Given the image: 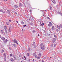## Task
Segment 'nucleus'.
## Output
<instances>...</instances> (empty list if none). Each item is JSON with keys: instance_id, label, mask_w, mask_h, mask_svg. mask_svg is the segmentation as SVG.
Listing matches in <instances>:
<instances>
[{"instance_id": "obj_1", "label": "nucleus", "mask_w": 62, "mask_h": 62, "mask_svg": "<svg viewBox=\"0 0 62 62\" xmlns=\"http://www.w3.org/2000/svg\"><path fill=\"white\" fill-rule=\"evenodd\" d=\"M40 47H41V49L42 50H44L45 48V46L43 45V43H41L40 45Z\"/></svg>"}, {"instance_id": "obj_2", "label": "nucleus", "mask_w": 62, "mask_h": 62, "mask_svg": "<svg viewBox=\"0 0 62 62\" xmlns=\"http://www.w3.org/2000/svg\"><path fill=\"white\" fill-rule=\"evenodd\" d=\"M7 26L5 25L4 26V29L5 30V31L6 34H7Z\"/></svg>"}, {"instance_id": "obj_3", "label": "nucleus", "mask_w": 62, "mask_h": 62, "mask_svg": "<svg viewBox=\"0 0 62 62\" xmlns=\"http://www.w3.org/2000/svg\"><path fill=\"white\" fill-rule=\"evenodd\" d=\"M0 12H3V14H5L6 13V11H4L3 9L0 10Z\"/></svg>"}, {"instance_id": "obj_4", "label": "nucleus", "mask_w": 62, "mask_h": 62, "mask_svg": "<svg viewBox=\"0 0 62 62\" xmlns=\"http://www.w3.org/2000/svg\"><path fill=\"white\" fill-rule=\"evenodd\" d=\"M14 42L15 43H16L17 45H18V42L17 41V40L16 39H14Z\"/></svg>"}, {"instance_id": "obj_5", "label": "nucleus", "mask_w": 62, "mask_h": 62, "mask_svg": "<svg viewBox=\"0 0 62 62\" xmlns=\"http://www.w3.org/2000/svg\"><path fill=\"white\" fill-rule=\"evenodd\" d=\"M48 26L49 27H50V26H52V23L51 22H50L49 23Z\"/></svg>"}, {"instance_id": "obj_6", "label": "nucleus", "mask_w": 62, "mask_h": 62, "mask_svg": "<svg viewBox=\"0 0 62 62\" xmlns=\"http://www.w3.org/2000/svg\"><path fill=\"white\" fill-rule=\"evenodd\" d=\"M7 12L8 13V14H9H9H10V11L9 10H7Z\"/></svg>"}, {"instance_id": "obj_7", "label": "nucleus", "mask_w": 62, "mask_h": 62, "mask_svg": "<svg viewBox=\"0 0 62 62\" xmlns=\"http://www.w3.org/2000/svg\"><path fill=\"white\" fill-rule=\"evenodd\" d=\"M13 57H14V60H17V59H16V58L15 57V56L14 55H13Z\"/></svg>"}, {"instance_id": "obj_8", "label": "nucleus", "mask_w": 62, "mask_h": 62, "mask_svg": "<svg viewBox=\"0 0 62 62\" xmlns=\"http://www.w3.org/2000/svg\"><path fill=\"white\" fill-rule=\"evenodd\" d=\"M55 41H56L55 39L54 38L53 39L52 42L53 43H54V42H55Z\"/></svg>"}, {"instance_id": "obj_9", "label": "nucleus", "mask_w": 62, "mask_h": 62, "mask_svg": "<svg viewBox=\"0 0 62 62\" xmlns=\"http://www.w3.org/2000/svg\"><path fill=\"white\" fill-rule=\"evenodd\" d=\"M19 5L20 7H23V4H22L21 3H19Z\"/></svg>"}, {"instance_id": "obj_10", "label": "nucleus", "mask_w": 62, "mask_h": 62, "mask_svg": "<svg viewBox=\"0 0 62 62\" xmlns=\"http://www.w3.org/2000/svg\"><path fill=\"white\" fill-rule=\"evenodd\" d=\"M4 57L6 58V54L5 53H4L3 54Z\"/></svg>"}, {"instance_id": "obj_11", "label": "nucleus", "mask_w": 62, "mask_h": 62, "mask_svg": "<svg viewBox=\"0 0 62 62\" xmlns=\"http://www.w3.org/2000/svg\"><path fill=\"white\" fill-rule=\"evenodd\" d=\"M1 39L2 40H3L4 41L5 40V39L4 37H1Z\"/></svg>"}, {"instance_id": "obj_12", "label": "nucleus", "mask_w": 62, "mask_h": 62, "mask_svg": "<svg viewBox=\"0 0 62 62\" xmlns=\"http://www.w3.org/2000/svg\"><path fill=\"white\" fill-rule=\"evenodd\" d=\"M9 32H11V29L10 28H9L8 29Z\"/></svg>"}, {"instance_id": "obj_13", "label": "nucleus", "mask_w": 62, "mask_h": 62, "mask_svg": "<svg viewBox=\"0 0 62 62\" xmlns=\"http://www.w3.org/2000/svg\"><path fill=\"white\" fill-rule=\"evenodd\" d=\"M58 14H60L62 16V13L59 12H58Z\"/></svg>"}, {"instance_id": "obj_14", "label": "nucleus", "mask_w": 62, "mask_h": 62, "mask_svg": "<svg viewBox=\"0 0 62 62\" xmlns=\"http://www.w3.org/2000/svg\"><path fill=\"white\" fill-rule=\"evenodd\" d=\"M8 41V40L7 39L5 40V41L4 42V43H6V42H7Z\"/></svg>"}, {"instance_id": "obj_15", "label": "nucleus", "mask_w": 62, "mask_h": 62, "mask_svg": "<svg viewBox=\"0 0 62 62\" xmlns=\"http://www.w3.org/2000/svg\"><path fill=\"white\" fill-rule=\"evenodd\" d=\"M11 60L12 62H14V59L13 58H11L10 59Z\"/></svg>"}, {"instance_id": "obj_16", "label": "nucleus", "mask_w": 62, "mask_h": 62, "mask_svg": "<svg viewBox=\"0 0 62 62\" xmlns=\"http://www.w3.org/2000/svg\"><path fill=\"white\" fill-rule=\"evenodd\" d=\"M54 37L55 39H56L57 38V36L56 35H54Z\"/></svg>"}, {"instance_id": "obj_17", "label": "nucleus", "mask_w": 62, "mask_h": 62, "mask_svg": "<svg viewBox=\"0 0 62 62\" xmlns=\"http://www.w3.org/2000/svg\"><path fill=\"white\" fill-rule=\"evenodd\" d=\"M52 2L53 4H55V1L54 0H53L52 1Z\"/></svg>"}, {"instance_id": "obj_18", "label": "nucleus", "mask_w": 62, "mask_h": 62, "mask_svg": "<svg viewBox=\"0 0 62 62\" xmlns=\"http://www.w3.org/2000/svg\"><path fill=\"white\" fill-rule=\"evenodd\" d=\"M57 28H58V29H60V26L58 25H57Z\"/></svg>"}, {"instance_id": "obj_19", "label": "nucleus", "mask_w": 62, "mask_h": 62, "mask_svg": "<svg viewBox=\"0 0 62 62\" xmlns=\"http://www.w3.org/2000/svg\"><path fill=\"white\" fill-rule=\"evenodd\" d=\"M35 42H34L33 43V44L32 45L33 46H34L35 45Z\"/></svg>"}, {"instance_id": "obj_20", "label": "nucleus", "mask_w": 62, "mask_h": 62, "mask_svg": "<svg viewBox=\"0 0 62 62\" xmlns=\"http://www.w3.org/2000/svg\"><path fill=\"white\" fill-rule=\"evenodd\" d=\"M27 62H30V59H28L27 60Z\"/></svg>"}, {"instance_id": "obj_21", "label": "nucleus", "mask_w": 62, "mask_h": 62, "mask_svg": "<svg viewBox=\"0 0 62 62\" xmlns=\"http://www.w3.org/2000/svg\"><path fill=\"white\" fill-rule=\"evenodd\" d=\"M39 57H40L41 56V54H39L38 55Z\"/></svg>"}, {"instance_id": "obj_22", "label": "nucleus", "mask_w": 62, "mask_h": 62, "mask_svg": "<svg viewBox=\"0 0 62 62\" xmlns=\"http://www.w3.org/2000/svg\"><path fill=\"white\" fill-rule=\"evenodd\" d=\"M6 24H7V25H9V23L8 22H7L6 23Z\"/></svg>"}, {"instance_id": "obj_23", "label": "nucleus", "mask_w": 62, "mask_h": 62, "mask_svg": "<svg viewBox=\"0 0 62 62\" xmlns=\"http://www.w3.org/2000/svg\"><path fill=\"white\" fill-rule=\"evenodd\" d=\"M14 7H15V8H18V6H17V5H15Z\"/></svg>"}, {"instance_id": "obj_24", "label": "nucleus", "mask_w": 62, "mask_h": 62, "mask_svg": "<svg viewBox=\"0 0 62 62\" xmlns=\"http://www.w3.org/2000/svg\"><path fill=\"white\" fill-rule=\"evenodd\" d=\"M41 25L42 26H43V25L44 24V23H42V24H41Z\"/></svg>"}, {"instance_id": "obj_25", "label": "nucleus", "mask_w": 62, "mask_h": 62, "mask_svg": "<svg viewBox=\"0 0 62 62\" xmlns=\"http://www.w3.org/2000/svg\"><path fill=\"white\" fill-rule=\"evenodd\" d=\"M60 28H62V25H60Z\"/></svg>"}, {"instance_id": "obj_26", "label": "nucleus", "mask_w": 62, "mask_h": 62, "mask_svg": "<svg viewBox=\"0 0 62 62\" xmlns=\"http://www.w3.org/2000/svg\"><path fill=\"white\" fill-rule=\"evenodd\" d=\"M21 23L22 24H24V22L23 21H22L21 22Z\"/></svg>"}, {"instance_id": "obj_27", "label": "nucleus", "mask_w": 62, "mask_h": 62, "mask_svg": "<svg viewBox=\"0 0 62 62\" xmlns=\"http://www.w3.org/2000/svg\"><path fill=\"white\" fill-rule=\"evenodd\" d=\"M4 50L3 49L2 50V53L3 54V52H4Z\"/></svg>"}, {"instance_id": "obj_28", "label": "nucleus", "mask_w": 62, "mask_h": 62, "mask_svg": "<svg viewBox=\"0 0 62 62\" xmlns=\"http://www.w3.org/2000/svg\"><path fill=\"white\" fill-rule=\"evenodd\" d=\"M13 45L14 46V47H16V45L15 44H13Z\"/></svg>"}, {"instance_id": "obj_29", "label": "nucleus", "mask_w": 62, "mask_h": 62, "mask_svg": "<svg viewBox=\"0 0 62 62\" xmlns=\"http://www.w3.org/2000/svg\"><path fill=\"white\" fill-rule=\"evenodd\" d=\"M32 32L33 33H35L36 32V31L35 30H33L32 31Z\"/></svg>"}, {"instance_id": "obj_30", "label": "nucleus", "mask_w": 62, "mask_h": 62, "mask_svg": "<svg viewBox=\"0 0 62 62\" xmlns=\"http://www.w3.org/2000/svg\"><path fill=\"white\" fill-rule=\"evenodd\" d=\"M28 51H30V50H31V48H29V47L28 48Z\"/></svg>"}, {"instance_id": "obj_31", "label": "nucleus", "mask_w": 62, "mask_h": 62, "mask_svg": "<svg viewBox=\"0 0 62 62\" xmlns=\"http://www.w3.org/2000/svg\"><path fill=\"white\" fill-rule=\"evenodd\" d=\"M54 29V26H53L52 28V30H53Z\"/></svg>"}, {"instance_id": "obj_32", "label": "nucleus", "mask_w": 62, "mask_h": 62, "mask_svg": "<svg viewBox=\"0 0 62 62\" xmlns=\"http://www.w3.org/2000/svg\"><path fill=\"white\" fill-rule=\"evenodd\" d=\"M24 58H25V59H24V60H25L26 59V57H25V56H24Z\"/></svg>"}, {"instance_id": "obj_33", "label": "nucleus", "mask_w": 62, "mask_h": 62, "mask_svg": "<svg viewBox=\"0 0 62 62\" xmlns=\"http://www.w3.org/2000/svg\"><path fill=\"white\" fill-rule=\"evenodd\" d=\"M29 55V53L27 54V56H28Z\"/></svg>"}, {"instance_id": "obj_34", "label": "nucleus", "mask_w": 62, "mask_h": 62, "mask_svg": "<svg viewBox=\"0 0 62 62\" xmlns=\"http://www.w3.org/2000/svg\"><path fill=\"white\" fill-rule=\"evenodd\" d=\"M35 58H38V56H37V55H36L35 56Z\"/></svg>"}, {"instance_id": "obj_35", "label": "nucleus", "mask_w": 62, "mask_h": 62, "mask_svg": "<svg viewBox=\"0 0 62 62\" xmlns=\"http://www.w3.org/2000/svg\"><path fill=\"white\" fill-rule=\"evenodd\" d=\"M33 56H35L36 55V54L35 53H33Z\"/></svg>"}, {"instance_id": "obj_36", "label": "nucleus", "mask_w": 62, "mask_h": 62, "mask_svg": "<svg viewBox=\"0 0 62 62\" xmlns=\"http://www.w3.org/2000/svg\"><path fill=\"white\" fill-rule=\"evenodd\" d=\"M4 60L5 62H6V58H4Z\"/></svg>"}, {"instance_id": "obj_37", "label": "nucleus", "mask_w": 62, "mask_h": 62, "mask_svg": "<svg viewBox=\"0 0 62 62\" xmlns=\"http://www.w3.org/2000/svg\"><path fill=\"white\" fill-rule=\"evenodd\" d=\"M40 57H39L37 58V59L38 60L39 59H40Z\"/></svg>"}, {"instance_id": "obj_38", "label": "nucleus", "mask_w": 62, "mask_h": 62, "mask_svg": "<svg viewBox=\"0 0 62 62\" xmlns=\"http://www.w3.org/2000/svg\"><path fill=\"white\" fill-rule=\"evenodd\" d=\"M34 48H36L37 47V45H35L34 46Z\"/></svg>"}, {"instance_id": "obj_39", "label": "nucleus", "mask_w": 62, "mask_h": 62, "mask_svg": "<svg viewBox=\"0 0 62 62\" xmlns=\"http://www.w3.org/2000/svg\"><path fill=\"white\" fill-rule=\"evenodd\" d=\"M50 10L52 9V7L51 6H50Z\"/></svg>"}, {"instance_id": "obj_40", "label": "nucleus", "mask_w": 62, "mask_h": 62, "mask_svg": "<svg viewBox=\"0 0 62 62\" xmlns=\"http://www.w3.org/2000/svg\"><path fill=\"white\" fill-rule=\"evenodd\" d=\"M33 23H30L31 25H33Z\"/></svg>"}, {"instance_id": "obj_41", "label": "nucleus", "mask_w": 62, "mask_h": 62, "mask_svg": "<svg viewBox=\"0 0 62 62\" xmlns=\"http://www.w3.org/2000/svg\"><path fill=\"white\" fill-rule=\"evenodd\" d=\"M58 31H59V30H58V29H56V31H57V32H58Z\"/></svg>"}, {"instance_id": "obj_42", "label": "nucleus", "mask_w": 62, "mask_h": 62, "mask_svg": "<svg viewBox=\"0 0 62 62\" xmlns=\"http://www.w3.org/2000/svg\"><path fill=\"white\" fill-rule=\"evenodd\" d=\"M10 56L13 57V56H12V55L11 54H10Z\"/></svg>"}, {"instance_id": "obj_43", "label": "nucleus", "mask_w": 62, "mask_h": 62, "mask_svg": "<svg viewBox=\"0 0 62 62\" xmlns=\"http://www.w3.org/2000/svg\"><path fill=\"white\" fill-rule=\"evenodd\" d=\"M46 57H44V59H46Z\"/></svg>"}, {"instance_id": "obj_44", "label": "nucleus", "mask_w": 62, "mask_h": 62, "mask_svg": "<svg viewBox=\"0 0 62 62\" xmlns=\"http://www.w3.org/2000/svg\"><path fill=\"white\" fill-rule=\"evenodd\" d=\"M56 45V44H54V47H55V46Z\"/></svg>"}, {"instance_id": "obj_45", "label": "nucleus", "mask_w": 62, "mask_h": 62, "mask_svg": "<svg viewBox=\"0 0 62 62\" xmlns=\"http://www.w3.org/2000/svg\"><path fill=\"white\" fill-rule=\"evenodd\" d=\"M47 19H50V18L49 17H47Z\"/></svg>"}, {"instance_id": "obj_46", "label": "nucleus", "mask_w": 62, "mask_h": 62, "mask_svg": "<svg viewBox=\"0 0 62 62\" xmlns=\"http://www.w3.org/2000/svg\"><path fill=\"white\" fill-rule=\"evenodd\" d=\"M23 27H25V26H26V25H23Z\"/></svg>"}, {"instance_id": "obj_47", "label": "nucleus", "mask_w": 62, "mask_h": 62, "mask_svg": "<svg viewBox=\"0 0 62 62\" xmlns=\"http://www.w3.org/2000/svg\"><path fill=\"white\" fill-rule=\"evenodd\" d=\"M9 48L10 50H11V48H10V47H9Z\"/></svg>"}, {"instance_id": "obj_48", "label": "nucleus", "mask_w": 62, "mask_h": 62, "mask_svg": "<svg viewBox=\"0 0 62 62\" xmlns=\"http://www.w3.org/2000/svg\"><path fill=\"white\" fill-rule=\"evenodd\" d=\"M41 24V22L40 21V24Z\"/></svg>"}, {"instance_id": "obj_49", "label": "nucleus", "mask_w": 62, "mask_h": 62, "mask_svg": "<svg viewBox=\"0 0 62 62\" xmlns=\"http://www.w3.org/2000/svg\"><path fill=\"white\" fill-rule=\"evenodd\" d=\"M1 37H2V36L1 35H0V38H1Z\"/></svg>"}, {"instance_id": "obj_50", "label": "nucleus", "mask_w": 62, "mask_h": 62, "mask_svg": "<svg viewBox=\"0 0 62 62\" xmlns=\"http://www.w3.org/2000/svg\"><path fill=\"white\" fill-rule=\"evenodd\" d=\"M1 32L2 33V34H4V32H3V31H1Z\"/></svg>"}, {"instance_id": "obj_51", "label": "nucleus", "mask_w": 62, "mask_h": 62, "mask_svg": "<svg viewBox=\"0 0 62 62\" xmlns=\"http://www.w3.org/2000/svg\"><path fill=\"white\" fill-rule=\"evenodd\" d=\"M9 21L10 22H11V21L10 20H9Z\"/></svg>"}, {"instance_id": "obj_52", "label": "nucleus", "mask_w": 62, "mask_h": 62, "mask_svg": "<svg viewBox=\"0 0 62 62\" xmlns=\"http://www.w3.org/2000/svg\"><path fill=\"white\" fill-rule=\"evenodd\" d=\"M15 14H17V12H15Z\"/></svg>"}, {"instance_id": "obj_53", "label": "nucleus", "mask_w": 62, "mask_h": 62, "mask_svg": "<svg viewBox=\"0 0 62 62\" xmlns=\"http://www.w3.org/2000/svg\"><path fill=\"white\" fill-rule=\"evenodd\" d=\"M53 45H54L53 44H52L51 45L53 47Z\"/></svg>"}, {"instance_id": "obj_54", "label": "nucleus", "mask_w": 62, "mask_h": 62, "mask_svg": "<svg viewBox=\"0 0 62 62\" xmlns=\"http://www.w3.org/2000/svg\"><path fill=\"white\" fill-rule=\"evenodd\" d=\"M30 11L31 13V12H32V10H30Z\"/></svg>"}, {"instance_id": "obj_55", "label": "nucleus", "mask_w": 62, "mask_h": 62, "mask_svg": "<svg viewBox=\"0 0 62 62\" xmlns=\"http://www.w3.org/2000/svg\"><path fill=\"white\" fill-rule=\"evenodd\" d=\"M43 16H44H44H45L44 14L43 15Z\"/></svg>"}, {"instance_id": "obj_56", "label": "nucleus", "mask_w": 62, "mask_h": 62, "mask_svg": "<svg viewBox=\"0 0 62 62\" xmlns=\"http://www.w3.org/2000/svg\"><path fill=\"white\" fill-rule=\"evenodd\" d=\"M16 22H17V23H18V21H16Z\"/></svg>"}, {"instance_id": "obj_57", "label": "nucleus", "mask_w": 62, "mask_h": 62, "mask_svg": "<svg viewBox=\"0 0 62 62\" xmlns=\"http://www.w3.org/2000/svg\"><path fill=\"white\" fill-rule=\"evenodd\" d=\"M33 61H35V60H34V59H33Z\"/></svg>"}, {"instance_id": "obj_58", "label": "nucleus", "mask_w": 62, "mask_h": 62, "mask_svg": "<svg viewBox=\"0 0 62 62\" xmlns=\"http://www.w3.org/2000/svg\"><path fill=\"white\" fill-rule=\"evenodd\" d=\"M38 36L39 37V34H38Z\"/></svg>"}, {"instance_id": "obj_59", "label": "nucleus", "mask_w": 62, "mask_h": 62, "mask_svg": "<svg viewBox=\"0 0 62 62\" xmlns=\"http://www.w3.org/2000/svg\"><path fill=\"white\" fill-rule=\"evenodd\" d=\"M42 62H44V61H43V60L42 61Z\"/></svg>"}, {"instance_id": "obj_60", "label": "nucleus", "mask_w": 62, "mask_h": 62, "mask_svg": "<svg viewBox=\"0 0 62 62\" xmlns=\"http://www.w3.org/2000/svg\"><path fill=\"white\" fill-rule=\"evenodd\" d=\"M21 55L20 54L19 55V56H21Z\"/></svg>"}, {"instance_id": "obj_61", "label": "nucleus", "mask_w": 62, "mask_h": 62, "mask_svg": "<svg viewBox=\"0 0 62 62\" xmlns=\"http://www.w3.org/2000/svg\"><path fill=\"white\" fill-rule=\"evenodd\" d=\"M22 59H23V57H22Z\"/></svg>"}, {"instance_id": "obj_62", "label": "nucleus", "mask_w": 62, "mask_h": 62, "mask_svg": "<svg viewBox=\"0 0 62 62\" xmlns=\"http://www.w3.org/2000/svg\"><path fill=\"white\" fill-rule=\"evenodd\" d=\"M4 1H5H5H6V0H4Z\"/></svg>"}, {"instance_id": "obj_63", "label": "nucleus", "mask_w": 62, "mask_h": 62, "mask_svg": "<svg viewBox=\"0 0 62 62\" xmlns=\"http://www.w3.org/2000/svg\"><path fill=\"white\" fill-rule=\"evenodd\" d=\"M22 30L23 31V29H22Z\"/></svg>"}, {"instance_id": "obj_64", "label": "nucleus", "mask_w": 62, "mask_h": 62, "mask_svg": "<svg viewBox=\"0 0 62 62\" xmlns=\"http://www.w3.org/2000/svg\"><path fill=\"white\" fill-rule=\"evenodd\" d=\"M1 31H3V30H1Z\"/></svg>"}]
</instances>
